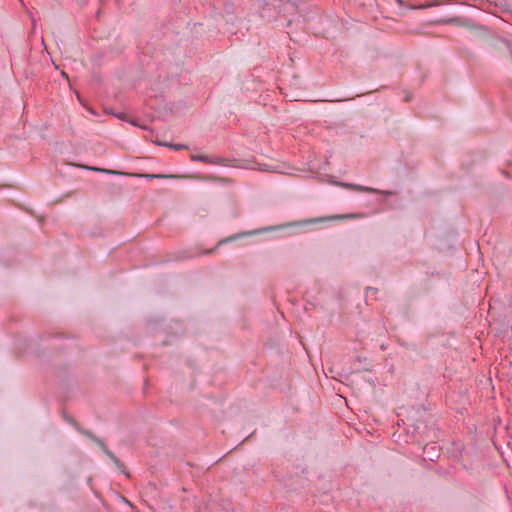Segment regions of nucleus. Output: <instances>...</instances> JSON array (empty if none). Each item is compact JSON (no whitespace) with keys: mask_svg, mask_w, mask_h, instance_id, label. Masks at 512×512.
I'll return each mask as SVG.
<instances>
[{"mask_svg":"<svg viewBox=\"0 0 512 512\" xmlns=\"http://www.w3.org/2000/svg\"><path fill=\"white\" fill-rule=\"evenodd\" d=\"M85 435H87L88 437H90L103 451L104 453L117 465L119 466L120 462L119 460L116 458V456L106 447V445L100 440L98 439L97 437H95L94 435H92L91 433L89 432H85Z\"/></svg>","mask_w":512,"mask_h":512,"instance_id":"obj_1","label":"nucleus"},{"mask_svg":"<svg viewBox=\"0 0 512 512\" xmlns=\"http://www.w3.org/2000/svg\"><path fill=\"white\" fill-rule=\"evenodd\" d=\"M342 218H344V216H332V217L314 218V219L294 222V223H291L289 225L290 226H303V225H307V224L319 223V222H324V221H329V220H336V219H342Z\"/></svg>","mask_w":512,"mask_h":512,"instance_id":"obj_2","label":"nucleus"},{"mask_svg":"<svg viewBox=\"0 0 512 512\" xmlns=\"http://www.w3.org/2000/svg\"><path fill=\"white\" fill-rule=\"evenodd\" d=\"M339 185L342 187H345V188H349V189H353V190L361 191V192H367V193H378L379 192L375 188L361 186V185L352 184V183L341 182V183H339Z\"/></svg>","mask_w":512,"mask_h":512,"instance_id":"obj_3","label":"nucleus"},{"mask_svg":"<svg viewBox=\"0 0 512 512\" xmlns=\"http://www.w3.org/2000/svg\"><path fill=\"white\" fill-rule=\"evenodd\" d=\"M133 176H138V177H145V178H148V179H152V178H172L173 176H168V175H163V174H132Z\"/></svg>","mask_w":512,"mask_h":512,"instance_id":"obj_4","label":"nucleus"},{"mask_svg":"<svg viewBox=\"0 0 512 512\" xmlns=\"http://www.w3.org/2000/svg\"><path fill=\"white\" fill-rule=\"evenodd\" d=\"M191 159L193 161H201V162H205V163H211L209 157L206 155L191 154Z\"/></svg>","mask_w":512,"mask_h":512,"instance_id":"obj_5","label":"nucleus"},{"mask_svg":"<svg viewBox=\"0 0 512 512\" xmlns=\"http://www.w3.org/2000/svg\"><path fill=\"white\" fill-rule=\"evenodd\" d=\"M91 169L94 171H97V172H103V173H107V174H121L120 172H117L114 170H109V169H102V168H91Z\"/></svg>","mask_w":512,"mask_h":512,"instance_id":"obj_6","label":"nucleus"},{"mask_svg":"<svg viewBox=\"0 0 512 512\" xmlns=\"http://www.w3.org/2000/svg\"><path fill=\"white\" fill-rule=\"evenodd\" d=\"M165 145H166V146H168V144H165ZM169 147H172V148H174L175 150H180V149H185V148H187V147H186L185 145H183V144H177V145H171V144H169Z\"/></svg>","mask_w":512,"mask_h":512,"instance_id":"obj_7","label":"nucleus"},{"mask_svg":"<svg viewBox=\"0 0 512 512\" xmlns=\"http://www.w3.org/2000/svg\"><path fill=\"white\" fill-rule=\"evenodd\" d=\"M378 191H379L378 193H384V194H387V191H384V192H382V191H380V190H378Z\"/></svg>","mask_w":512,"mask_h":512,"instance_id":"obj_8","label":"nucleus"}]
</instances>
